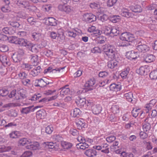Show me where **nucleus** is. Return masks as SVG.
Returning <instances> with one entry per match:
<instances>
[{
    "mask_svg": "<svg viewBox=\"0 0 157 157\" xmlns=\"http://www.w3.org/2000/svg\"><path fill=\"white\" fill-rule=\"evenodd\" d=\"M81 113L80 110L78 108H75L73 111L72 116L74 117H78Z\"/></svg>",
    "mask_w": 157,
    "mask_h": 157,
    "instance_id": "41",
    "label": "nucleus"
},
{
    "mask_svg": "<svg viewBox=\"0 0 157 157\" xmlns=\"http://www.w3.org/2000/svg\"><path fill=\"white\" fill-rule=\"evenodd\" d=\"M43 106H37L34 107L33 105L31 106L28 107L23 108L21 112L22 113L27 114L30 112H33L34 110L38 108H41Z\"/></svg>",
    "mask_w": 157,
    "mask_h": 157,
    "instance_id": "8",
    "label": "nucleus"
},
{
    "mask_svg": "<svg viewBox=\"0 0 157 157\" xmlns=\"http://www.w3.org/2000/svg\"><path fill=\"white\" fill-rule=\"evenodd\" d=\"M70 90L68 88H66L63 87L62 88V90L60 92V95L61 96H63L64 95L70 93Z\"/></svg>",
    "mask_w": 157,
    "mask_h": 157,
    "instance_id": "37",
    "label": "nucleus"
},
{
    "mask_svg": "<svg viewBox=\"0 0 157 157\" xmlns=\"http://www.w3.org/2000/svg\"><path fill=\"white\" fill-rule=\"evenodd\" d=\"M152 117H147L144 120L143 123V128L144 132H147L149 131L151 128V125L150 123L152 120Z\"/></svg>",
    "mask_w": 157,
    "mask_h": 157,
    "instance_id": "9",
    "label": "nucleus"
},
{
    "mask_svg": "<svg viewBox=\"0 0 157 157\" xmlns=\"http://www.w3.org/2000/svg\"><path fill=\"white\" fill-rule=\"evenodd\" d=\"M13 7H11L10 6L5 5L1 7V10L4 13H8L11 11L13 9Z\"/></svg>",
    "mask_w": 157,
    "mask_h": 157,
    "instance_id": "33",
    "label": "nucleus"
},
{
    "mask_svg": "<svg viewBox=\"0 0 157 157\" xmlns=\"http://www.w3.org/2000/svg\"><path fill=\"white\" fill-rule=\"evenodd\" d=\"M106 38L105 37L103 36H100L97 37V43L99 44H102L105 43Z\"/></svg>",
    "mask_w": 157,
    "mask_h": 157,
    "instance_id": "42",
    "label": "nucleus"
},
{
    "mask_svg": "<svg viewBox=\"0 0 157 157\" xmlns=\"http://www.w3.org/2000/svg\"><path fill=\"white\" fill-rule=\"evenodd\" d=\"M153 106H151L150 104L149 103V104H147L145 105V109L144 110L145 111L146 113H148L149 112V111L151 110Z\"/></svg>",
    "mask_w": 157,
    "mask_h": 157,
    "instance_id": "57",
    "label": "nucleus"
},
{
    "mask_svg": "<svg viewBox=\"0 0 157 157\" xmlns=\"http://www.w3.org/2000/svg\"><path fill=\"white\" fill-rule=\"evenodd\" d=\"M57 20L53 17H49L48 19L49 25H50L55 26L57 25Z\"/></svg>",
    "mask_w": 157,
    "mask_h": 157,
    "instance_id": "39",
    "label": "nucleus"
},
{
    "mask_svg": "<svg viewBox=\"0 0 157 157\" xmlns=\"http://www.w3.org/2000/svg\"><path fill=\"white\" fill-rule=\"evenodd\" d=\"M75 102L78 106L82 107L86 104V100L84 98L78 96L76 98Z\"/></svg>",
    "mask_w": 157,
    "mask_h": 157,
    "instance_id": "11",
    "label": "nucleus"
},
{
    "mask_svg": "<svg viewBox=\"0 0 157 157\" xmlns=\"http://www.w3.org/2000/svg\"><path fill=\"white\" fill-rule=\"evenodd\" d=\"M85 154L88 157H93L96 155L97 152L94 150L89 149L86 151Z\"/></svg>",
    "mask_w": 157,
    "mask_h": 157,
    "instance_id": "21",
    "label": "nucleus"
},
{
    "mask_svg": "<svg viewBox=\"0 0 157 157\" xmlns=\"http://www.w3.org/2000/svg\"><path fill=\"white\" fill-rule=\"evenodd\" d=\"M11 149L10 147H2L0 148V152H2L10 151Z\"/></svg>",
    "mask_w": 157,
    "mask_h": 157,
    "instance_id": "58",
    "label": "nucleus"
},
{
    "mask_svg": "<svg viewBox=\"0 0 157 157\" xmlns=\"http://www.w3.org/2000/svg\"><path fill=\"white\" fill-rule=\"evenodd\" d=\"M112 28L108 26H105V33L107 35H111Z\"/></svg>",
    "mask_w": 157,
    "mask_h": 157,
    "instance_id": "63",
    "label": "nucleus"
},
{
    "mask_svg": "<svg viewBox=\"0 0 157 157\" xmlns=\"http://www.w3.org/2000/svg\"><path fill=\"white\" fill-rule=\"evenodd\" d=\"M53 130V127L50 125L48 126L45 128L46 133L48 134H51Z\"/></svg>",
    "mask_w": 157,
    "mask_h": 157,
    "instance_id": "48",
    "label": "nucleus"
},
{
    "mask_svg": "<svg viewBox=\"0 0 157 157\" xmlns=\"http://www.w3.org/2000/svg\"><path fill=\"white\" fill-rule=\"evenodd\" d=\"M128 73V71L127 69H126L125 70L123 71L121 73V76L123 79H124L126 78L127 76Z\"/></svg>",
    "mask_w": 157,
    "mask_h": 157,
    "instance_id": "56",
    "label": "nucleus"
},
{
    "mask_svg": "<svg viewBox=\"0 0 157 157\" xmlns=\"http://www.w3.org/2000/svg\"><path fill=\"white\" fill-rule=\"evenodd\" d=\"M133 97L132 94L131 92L126 93L124 94V97L125 98L126 100L129 102H131L132 101Z\"/></svg>",
    "mask_w": 157,
    "mask_h": 157,
    "instance_id": "35",
    "label": "nucleus"
},
{
    "mask_svg": "<svg viewBox=\"0 0 157 157\" xmlns=\"http://www.w3.org/2000/svg\"><path fill=\"white\" fill-rule=\"evenodd\" d=\"M81 143L82 144H81V146L80 147V149L85 150L86 148L88 147L89 145L86 143H85V141H84V142H82Z\"/></svg>",
    "mask_w": 157,
    "mask_h": 157,
    "instance_id": "64",
    "label": "nucleus"
},
{
    "mask_svg": "<svg viewBox=\"0 0 157 157\" xmlns=\"http://www.w3.org/2000/svg\"><path fill=\"white\" fill-rule=\"evenodd\" d=\"M41 33L38 32H34L32 33V37L34 40L37 41L41 36Z\"/></svg>",
    "mask_w": 157,
    "mask_h": 157,
    "instance_id": "44",
    "label": "nucleus"
},
{
    "mask_svg": "<svg viewBox=\"0 0 157 157\" xmlns=\"http://www.w3.org/2000/svg\"><path fill=\"white\" fill-rule=\"evenodd\" d=\"M149 76L151 79H156L157 78V69L151 71L150 74Z\"/></svg>",
    "mask_w": 157,
    "mask_h": 157,
    "instance_id": "43",
    "label": "nucleus"
},
{
    "mask_svg": "<svg viewBox=\"0 0 157 157\" xmlns=\"http://www.w3.org/2000/svg\"><path fill=\"white\" fill-rule=\"evenodd\" d=\"M46 112L43 109L38 111L36 112L37 116L40 119H44L46 116Z\"/></svg>",
    "mask_w": 157,
    "mask_h": 157,
    "instance_id": "25",
    "label": "nucleus"
},
{
    "mask_svg": "<svg viewBox=\"0 0 157 157\" xmlns=\"http://www.w3.org/2000/svg\"><path fill=\"white\" fill-rule=\"evenodd\" d=\"M14 43L20 45L21 46H25L29 48L32 52L36 53L40 50L39 45L33 44L28 41L26 39L23 38H18L14 41Z\"/></svg>",
    "mask_w": 157,
    "mask_h": 157,
    "instance_id": "1",
    "label": "nucleus"
},
{
    "mask_svg": "<svg viewBox=\"0 0 157 157\" xmlns=\"http://www.w3.org/2000/svg\"><path fill=\"white\" fill-rule=\"evenodd\" d=\"M22 57L19 54H13L12 56V58L15 63L19 62L21 60Z\"/></svg>",
    "mask_w": 157,
    "mask_h": 157,
    "instance_id": "29",
    "label": "nucleus"
},
{
    "mask_svg": "<svg viewBox=\"0 0 157 157\" xmlns=\"http://www.w3.org/2000/svg\"><path fill=\"white\" fill-rule=\"evenodd\" d=\"M54 139L56 142L59 143V144H61V142H63V138L60 135H59L56 134L53 136Z\"/></svg>",
    "mask_w": 157,
    "mask_h": 157,
    "instance_id": "40",
    "label": "nucleus"
},
{
    "mask_svg": "<svg viewBox=\"0 0 157 157\" xmlns=\"http://www.w3.org/2000/svg\"><path fill=\"white\" fill-rule=\"evenodd\" d=\"M17 90L15 89L13 90L8 95V97L10 98H13H13V101L15 102H18L20 99V98L19 96L16 95Z\"/></svg>",
    "mask_w": 157,
    "mask_h": 157,
    "instance_id": "13",
    "label": "nucleus"
},
{
    "mask_svg": "<svg viewBox=\"0 0 157 157\" xmlns=\"http://www.w3.org/2000/svg\"><path fill=\"white\" fill-rule=\"evenodd\" d=\"M61 145L64 149H70L72 146V144L66 141L61 142Z\"/></svg>",
    "mask_w": 157,
    "mask_h": 157,
    "instance_id": "31",
    "label": "nucleus"
},
{
    "mask_svg": "<svg viewBox=\"0 0 157 157\" xmlns=\"http://www.w3.org/2000/svg\"><path fill=\"white\" fill-rule=\"evenodd\" d=\"M120 19V16L118 15H113L109 17V20L114 23L118 22Z\"/></svg>",
    "mask_w": 157,
    "mask_h": 157,
    "instance_id": "34",
    "label": "nucleus"
},
{
    "mask_svg": "<svg viewBox=\"0 0 157 157\" xmlns=\"http://www.w3.org/2000/svg\"><path fill=\"white\" fill-rule=\"evenodd\" d=\"M10 25L13 27L18 28L20 25V23L16 21H12L10 22Z\"/></svg>",
    "mask_w": 157,
    "mask_h": 157,
    "instance_id": "51",
    "label": "nucleus"
},
{
    "mask_svg": "<svg viewBox=\"0 0 157 157\" xmlns=\"http://www.w3.org/2000/svg\"><path fill=\"white\" fill-rule=\"evenodd\" d=\"M133 45L135 44L136 49L140 52L145 53L149 50V48L146 45L143 44L140 40L136 39Z\"/></svg>",
    "mask_w": 157,
    "mask_h": 157,
    "instance_id": "3",
    "label": "nucleus"
},
{
    "mask_svg": "<svg viewBox=\"0 0 157 157\" xmlns=\"http://www.w3.org/2000/svg\"><path fill=\"white\" fill-rule=\"evenodd\" d=\"M52 82H50L48 81L47 78L43 79L40 78L39 79H36L35 81V86H39L41 87H43L46 86V85L50 83H52Z\"/></svg>",
    "mask_w": 157,
    "mask_h": 157,
    "instance_id": "5",
    "label": "nucleus"
},
{
    "mask_svg": "<svg viewBox=\"0 0 157 157\" xmlns=\"http://www.w3.org/2000/svg\"><path fill=\"white\" fill-rule=\"evenodd\" d=\"M31 142L30 140H28L27 139L24 138L20 139L19 141V145L20 146L29 145Z\"/></svg>",
    "mask_w": 157,
    "mask_h": 157,
    "instance_id": "20",
    "label": "nucleus"
},
{
    "mask_svg": "<svg viewBox=\"0 0 157 157\" xmlns=\"http://www.w3.org/2000/svg\"><path fill=\"white\" fill-rule=\"evenodd\" d=\"M15 2L18 6L24 8H26L30 6L29 2L26 1L17 0L15 1Z\"/></svg>",
    "mask_w": 157,
    "mask_h": 157,
    "instance_id": "14",
    "label": "nucleus"
},
{
    "mask_svg": "<svg viewBox=\"0 0 157 157\" xmlns=\"http://www.w3.org/2000/svg\"><path fill=\"white\" fill-rule=\"evenodd\" d=\"M155 56L151 54H148L144 57V61L147 63H151L155 59Z\"/></svg>",
    "mask_w": 157,
    "mask_h": 157,
    "instance_id": "22",
    "label": "nucleus"
},
{
    "mask_svg": "<svg viewBox=\"0 0 157 157\" xmlns=\"http://www.w3.org/2000/svg\"><path fill=\"white\" fill-rule=\"evenodd\" d=\"M29 144V145L26 146V148L30 150H37L39 148L40 145L39 143L35 142L33 143V144Z\"/></svg>",
    "mask_w": 157,
    "mask_h": 157,
    "instance_id": "15",
    "label": "nucleus"
},
{
    "mask_svg": "<svg viewBox=\"0 0 157 157\" xmlns=\"http://www.w3.org/2000/svg\"><path fill=\"white\" fill-rule=\"evenodd\" d=\"M44 144H45V147L49 148L52 149L55 147L54 144L52 142H44Z\"/></svg>",
    "mask_w": 157,
    "mask_h": 157,
    "instance_id": "55",
    "label": "nucleus"
},
{
    "mask_svg": "<svg viewBox=\"0 0 157 157\" xmlns=\"http://www.w3.org/2000/svg\"><path fill=\"white\" fill-rule=\"evenodd\" d=\"M126 56L127 58L131 60L137 59L139 55L137 52L131 51L127 52L126 53Z\"/></svg>",
    "mask_w": 157,
    "mask_h": 157,
    "instance_id": "10",
    "label": "nucleus"
},
{
    "mask_svg": "<svg viewBox=\"0 0 157 157\" xmlns=\"http://www.w3.org/2000/svg\"><path fill=\"white\" fill-rule=\"evenodd\" d=\"M93 113L94 114H99L101 111V107L99 105L93 106L92 108Z\"/></svg>",
    "mask_w": 157,
    "mask_h": 157,
    "instance_id": "24",
    "label": "nucleus"
},
{
    "mask_svg": "<svg viewBox=\"0 0 157 157\" xmlns=\"http://www.w3.org/2000/svg\"><path fill=\"white\" fill-rule=\"evenodd\" d=\"M22 68L28 71L32 68V66L28 63H23L21 65Z\"/></svg>",
    "mask_w": 157,
    "mask_h": 157,
    "instance_id": "47",
    "label": "nucleus"
},
{
    "mask_svg": "<svg viewBox=\"0 0 157 157\" xmlns=\"http://www.w3.org/2000/svg\"><path fill=\"white\" fill-rule=\"evenodd\" d=\"M41 71V67L40 66H38L35 67L30 72V74L33 76H35L38 75Z\"/></svg>",
    "mask_w": 157,
    "mask_h": 157,
    "instance_id": "26",
    "label": "nucleus"
},
{
    "mask_svg": "<svg viewBox=\"0 0 157 157\" xmlns=\"http://www.w3.org/2000/svg\"><path fill=\"white\" fill-rule=\"evenodd\" d=\"M95 81L94 79H90L88 80L84 84L85 87L88 88V90H90L94 89L93 85L95 84Z\"/></svg>",
    "mask_w": 157,
    "mask_h": 157,
    "instance_id": "12",
    "label": "nucleus"
},
{
    "mask_svg": "<svg viewBox=\"0 0 157 157\" xmlns=\"http://www.w3.org/2000/svg\"><path fill=\"white\" fill-rule=\"evenodd\" d=\"M21 82L22 84L25 86H28L31 84L30 80L28 79L25 78V79L21 80Z\"/></svg>",
    "mask_w": 157,
    "mask_h": 157,
    "instance_id": "61",
    "label": "nucleus"
},
{
    "mask_svg": "<svg viewBox=\"0 0 157 157\" xmlns=\"http://www.w3.org/2000/svg\"><path fill=\"white\" fill-rule=\"evenodd\" d=\"M121 15L123 17H130L132 16V13L129 12L127 9H124L122 10L121 13Z\"/></svg>",
    "mask_w": 157,
    "mask_h": 157,
    "instance_id": "28",
    "label": "nucleus"
},
{
    "mask_svg": "<svg viewBox=\"0 0 157 157\" xmlns=\"http://www.w3.org/2000/svg\"><path fill=\"white\" fill-rule=\"evenodd\" d=\"M10 138L14 139L19 138L21 136L20 133L17 131L12 132L9 134Z\"/></svg>",
    "mask_w": 157,
    "mask_h": 157,
    "instance_id": "32",
    "label": "nucleus"
},
{
    "mask_svg": "<svg viewBox=\"0 0 157 157\" xmlns=\"http://www.w3.org/2000/svg\"><path fill=\"white\" fill-rule=\"evenodd\" d=\"M18 75L21 80H23L26 78L27 75L25 72L21 71L18 74Z\"/></svg>",
    "mask_w": 157,
    "mask_h": 157,
    "instance_id": "49",
    "label": "nucleus"
},
{
    "mask_svg": "<svg viewBox=\"0 0 157 157\" xmlns=\"http://www.w3.org/2000/svg\"><path fill=\"white\" fill-rule=\"evenodd\" d=\"M83 17L85 21L87 23H90L96 20V17L91 13H86L84 14Z\"/></svg>",
    "mask_w": 157,
    "mask_h": 157,
    "instance_id": "7",
    "label": "nucleus"
},
{
    "mask_svg": "<svg viewBox=\"0 0 157 157\" xmlns=\"http://www.w3.org/2000/svg\"><path fill=\"white\" fill-rule=\"evenodd\" d=\"M132 11L135 13H140L142 11L141 7L138 5L132 6Z\"/></svg>",
    "mask_w": 157,
    "mask_h": 157,
    "instance_id": "36",
    "label": "nucleus"
},
{
    "mask_svg": "<svg viewBox=\"0 0 157 157\" xmlns=\"http://www.w3.org/2000/svg\"><path fill=\"white\" fill-rule=\"evenodd\" d=\"M116 139V137L113 136H111L108 137L106 138V141L110 143L112 142L113 141L115 140Z\"/></svg>",
    "mask_w": 157,
    "mask_h": 157,
    "instance_id": "60",
    "label": "nucleus"
},
{
    "mask_svg": "<svg viewBox=\"0 0 157 157\" xmlns=\"http://www.w3.org/2000/svg\"><path fill=\"white\" fill-rule=\"evenodd\" d=\"M17 93L22 99H25L26 97L25 95L26 90L23 88L18 89L17 90Z\"/></svg>",
    "mask_w": 157,
    "mask_h": 157,
    "instance_id": "30",
    "label": "nucleus"
},
{
    "mask_svg": "<svg viewBox=\"0 0 157 157\" xmlns=\"http://www.w3.org/2000/svg\"><path fill=\"white\" fill-rule=\"evenodd\" d=\"M109 17L105 14H104L101 16L99 17L100 20L102 22H105L107 21L108 19L109 20Z\"/></svg>",
    "mask_w": 157,
    "mask_h": 157,
    "instance_id": "52",
    "label": "nucleus"
},
{
    "mask_svg": "<svg viewBox=\"0 0 157 157\" xmlns=\"http://www.w3.org/2000/svg\"><path fill=\"white\" fill-rule=\"evenodd\" d=\"M140 109H134L132 111V113L133 117H136L139 114Z\"/></svg>",
    "mask_w": 157,
    "mask_h": 157,
    "instance_id": "53",
    "label": "nucleus"
},
{
    "mask_svg": "<svg viewBox=\"0 0 157 157\" xmlns=\"http://www.w3.org/2000/svg\"><path fill=\"white\" fill-rule=\"evenodd\" d=\"M120 33V31L119 30L117 29L115 27L112 28L111 34H112L113 35H111V36H117Z\"/></svg>",
    "mask_w": 157,
    "mask_h": 157,
    "instance_id": "46",
    "label": "nucleus"
},
{
    "mask_svg": "<svg viewBox=\"0 0 157 157\" xmlns=\"http://www.w3.org/2000/svg\"><path fill=\"white\" fill-rule=\"evenodd\" d=\"M102 49L109 58L113 59H115L116 52L114 46L106 44L102 46Z\"/></svg>",
    "mask_w": 157,
    "mask_h": 157,
    "instance_id": "2",
    "label": "nucleus"
},
{
    "mask_svg": "<svg viewBox=\"0 0 157 157\" xmlns=\"http://www.w3.org/2000/svg\"><path fill=\"white\" fill-rule=\"evenodd\" d=\"M147 69L143 67H140L136 70V72L141 75H145L147 74Z\"/></svg>",
    "mask_w": 157,
    "mask_h": 157,
    "instance_id": "19",
    "label": "nucleus"
},
{
    "mask_svg": "<svg viewBox=\"0 0 157 157\" xmlns=\"http://www.w3.org/2000/svg\"><path fill=\"white\" fill-rule=\"evenodd\" d=\"M0 60L4 65H10V64L9 59L6 56H0Z\"/></svg>",
    "mask_w": 157,
    "mask_h": 157,
    "instance_id": "23",
    "label": "nucleus"
},
{
    "mask_svg": "<svg viewBox=\"0 0 157 157\" xmlns=\"http://www.w3.org/2000/svg\"><path fill=\"white\" fill-rule=\"evenodd\" d=\"M90 6L92 9H96L99 7V5L97 3L94 2L90 3Z\"/></svg>",
    "mask_w": 157,
    "mask_h": 157,
    "instance_id": "62",
    "label": "nucleus"
},
{
    "mask_svg": "<svg viewBox=\"0 0 157 157\" xmlns=\"http://www.w3.org/2000/svg\"><path fill=\"white\" fill-rule=\"evenodd\" d=\"M117 0H108L107 2V6L111 7L114 6L116 3Z\"/></svg>",
    "mask_w": 157,
    "mask_h": 157,
    "instance_id": "54",
    "label": "nucleus"
},
{
    "mask_svg": "<svg viewBox=\"0 0 157 157\" xmlns=\"http://www.w3.org/2000/svg\"><path fill=\"white\" fill-rule=\"evenodd\" d=\"M118 62L115 60H112L107 63V67L109 68L113 69L116 68L117 66Z\"/></svg>",
    "mask_w": 157,
    "mask_h": 157,
    "instance_id": "16",
    "label": "nucleus"
},
{
    "mask_svg": "<svg viewBox=\"0 0 157 157\" xmlns=\"http://www.w3.org/2000/svg\"><path fill=\"white\" fill-rule=\"evenodd\" d=\"M73 7L69 5L60 4L58 6V9L60 11L64 12L66 13H69L73 11Z\"/></svg>",
    "mask_w": 157,
    "mask_h": 157,
    "instance_id": "6",
    "label": "nucleus"
},
{
    "mask_svg": "<svg viewBox=\"0 0 157 157\" xmlns=\"http://www.w3.org/2000/svg\"><path fill=\"white\" fill-rule=\"evenodd\" d=\"M111 111L114 114L118 113L119 112V106L116 105H113L111 108Z\"/></svg>",
    "mask_w": 157,
    "mask_h": 157,
    "instance_id": "38",
    "label": "nucleus"
},
{
    "mask_svg": "<svg viewBox=\"0 0 157 157\" xmlns=\"http://www.w3.org/2000/svg\"><path fill=\"white\" fill-rule=\"evenodd\" d=\"M2 32L5 34L12 35L15 33V31L12 27H5L2 29Z\"/></svg>",
    "mask_w": 157,
    "mask_h": 157,
    "instance_id": "18",
    "label": "nucleus"
},
{
    "mask_svg": "<svg viewBox=\"0 0 157 157\" xmlns=\"http://www.w3.org/2000/svg\"><path fill=\"white\" fill-rule=\"evenodd\" d=\"M9 93L8 90L5 89H1L0 90V95L2 97L6 96Z\"/></svg>",
    "mask_w": 157,
    "mask_h": 157,
    "instance_id": "50",
    "label": "nucleus"
},
{
    "mask_svg": "<svg viewBox=\"0 0 157 157\" xmlns=\"http://www.w3.org/2000/svg\"><path fill=\"white\" fill-rule=\"evenodd\" d=\"M120 39L122 40L131 42L133 44L136 42L134 35L129 33L126 32L122 33L120 37Z\"/></svg>",
    "mask_w": 157,
    "mask_h": 157,
    "instance_id": "4",
    "label": "nucleus"
},
{
    "mask_svg": "<svg viewBox=\"0 0 157 157\" xmlns=\"http://www.w3.org/2000/svg\"><path fill=\"white\" fill-rule=\"evenodd\" d=\"M109 88L111 90L117 91L120 90L121 89V86L119 84L113 83L110 85Z\"/></svg>",
    "mask_w": 157,
    "mask_h": 157,
    "instance_id": "27",
    "label": "nucleus"
},
{
    "mask_svg": "<svg viewBox=\"0 0 157 157\" xmlns=\"http://www.w3.org/2000/svg\"><path fill=\"white\" fill-rule=\"evenodd\" d=\"M76 124L77 128L79 129H81L83 127L85 128L84 121L82 119H80L76 121Z\"/></svg>",
    "mask_w": 157,
    "mask_h": 157,
    "instance_id": "17",
    "label": "nucleus"
},
{
    "mask_svg": "<svg viewBox=\"0 0 157 157\" xmlns=\"http://www.w3.org/2000/svg\"><path fill=\"white\" fill-rule=\"evenodd\" d=\"M108 145L107 144H103L101 146L102 147V150L101 151L102 152H104L105 153H108L109 152V147H108Z\"/></svg>",
    "mask_w": 157,
    "mask_h": 157,
    "instance_id": "45",
    "label": "nucleus"
},
{
    "mask_svg": "<svg viewBox=\"0 0 157 157\" xmlns=\"http://www.w3.org/2000/svg\"><path fill=\"white\" fill-rule=\"evenodd\" d=\"M32 153L30 151H26L21 155V157H30L32 155Z\"/></svg>",
    "mask_w": 157,
    "mask_h": 157,
    "instance_id": "59",
    "label": "nucleus"
}]
</instances>
